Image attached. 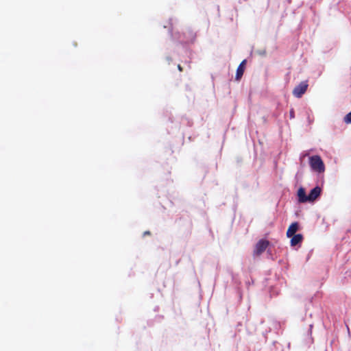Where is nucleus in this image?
<instances>
[{
    "label": "nucleus",
    "mask_w": 351,
    "mask_h": 351,
    "mask_svg": "<svg viewBox=\"0 0 351 351\" xmlns=\"http://www.w3.org/2000/svg\"><path fill=\"white\" fill-rule=\"evenodd\" d=\"M321 188L315 186L313 188L308 195V202H313L321 194Z\"/></svg>",
    "instance_id": "4"
},
{
    "label": "nucleus",
    "mask_w": 351,
    "mask_h": 351,
    "mask_svg": "<svg viewBox=\"0 0 351 351\" xmlns=\"http://www.w3.org/2000/svg\"><path fill=\"white\" fill-rule=\"evenodd\" d=\"M269 245V242L267 240L261 239L256 244L254 254L255 256H260L265 250L267 248Z\"/></svg>",
    "instance_id": "3"
},
{
    "label": "nucleus",
    "mask_w": 351,
    "mask_h": 351,
    "mask_svg": "<svg viewBox=\"0 0 351 351\" xmlns=\"http://www.w3.org/2000/svg\"><path fill=\"white\" fill-rule=\"evenodd\" d=\"M290 114H291V117H293V110H291V112H290Z\"/></svg>",
    "instance_id": "12"
},
{
    "label": "nucleus",
    "mask_w": 351,
    "mask_h": 351,
    "mask_svg": "<svg viewBox=\"0 0 351 351\" xmlns=\"http://www.w3.org/2000/svg\"><path fill=\"white\" fill-rule=\"evenodd\" d=\"M303 240V236L301 234H297L291 237V245L295 246L298 244L300 243Z\"/></svg>",
    "instance_id": "8"
},
{
    "label": "nucleus",
    "mask_w": 351,
    "mask_h": 351,
    "mask_svg": "<svg viewBox=\"0 0 351 351\" xmlns=\"http://www.w3.org/2000/svg\"><path fill=\"white\" fill-rule=\"evenodd\" d=\"M151 234V232L149 231H145L143 233V235L145 236V235H149Z\"/></svg>",
    "instance_id": "10"
},
{
    "label": "nucleus",
    "mask_w": 351,
    "mask_h": 351,
    "mask_svg": "<svg viewBox=\"0 0 351 351\" xmlns=\"http://www.w3.org/2000/svg\"><path fill=\"white\" fill-rule=\"evenodd\" d=\"M309 165L311 168L319 173H323L325 171V165L321 157L318 155H315L309 158Z\"/></svg>",
    "instance_id": "1"
},
{
    "label": "nucleus",
    "mask_w": 351,
    "mask_h": 351,
    "mask_svg": "<svg viewBox=\"0 0 351 351\" xmlns=\"http://www.w3.org/2000/svg\"><path fill=\"white\" fill-rule=\"evenodd\" d=\"M298 200L300 202L304 203L308 202V195H306L304 188L301 187L298 191Z\"/></svg>",
    "instance_id": "6"
},
{
    "label": "nucleus",
    "mask_w": 351,
    "mask_h": 351,
    "mask_svg": "<svg viewBox=\"0 0 351 351\" xmlns=\"http://www.w3.org/2000/svg\"><path fill=\"white\" fill-rule=\"evenodd\" d=\"M178 69L180 71H182V67L180 64H178Z\"/></svg>",
    "instance_id": "11"
},
{
    "label": "nucleus",
    "mask_w": 351,
    "mask_h": 351,
    "mask_svg": "<svg viewBox=\"0 0 351 351\" xmlns=\"http://www.w3.org/2000/svg\"><path fill=\"white\" fill-rule=\"evenodd\" d=\"M246 60H243L237 69L236 80H239L243 75Z\"/></svg>",
    "instance_id": "7"
},
{
    "label": "nucleus",
    "mask_w": 351,
    "mask_h": 351,
    "mask_svg": "<svg viewBox=\"0 0 351 351\" xmlns=\"http://www.w3.org/2000/svg\"><path fill=\"white\" fill-rule=\"evenodd\" d=\"M343 121L347 124L351 123V112L344 117Z\"/></svg>",
    "instance_id": "9"
},
{
    "label": "nucleus",
    "mask_w": 351,
    "mask_h": 351,
    "mask_svg": "<svg viewBox=\"0 0 351 351\" xmlns=\"http://www.w3.org/2000/svg\"><path fill=\"white\" fill-rule=\"evenodd\" d=\"M298 228H299V226H298V222L292 223L289 226V227L287 231V237L290 238L292 236L295 235V232L298 231Z\"/></svg>",
    "instance_id": "5"
},
{
    "label": "nucleus",
    "mask_w": 351,
    "mask_h": 351,
    "mask_svg": "<svg viewBox=\"0 0 351 351\" xmlns=\"http://www.w3.org/2000/svg\"><path fill=\"white\" fill-rule=\"evenodd\" d=\"M308 86L307 81L301 82L293 90V95L298 98H300L306 91Z\"/></svg>",
    "instance_id": "2"
}]
</instances>
